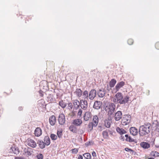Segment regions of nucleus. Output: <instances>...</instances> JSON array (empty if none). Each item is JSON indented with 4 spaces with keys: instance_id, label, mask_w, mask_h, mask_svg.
I'll return each instance as SVG.
<instances>
[{
    "instance_id": "34",
    "label": "nucleus",
    "mask_w": 159,
    "mask_h": 159,
    "mask_svg": "<svg viewBox=\"0 0 159 159\" xmlns=\"http://www.w3.org/2000/svg\"><path fill=\"white\" fill-rule=\"evenodd\" d=\"M125 151H126L129 152L130 153V154H131L135 155V152H134V151L131 149L129 148H125Z\"/></svg>"
},
{
    "instance_id": "9",
    "label": "nucleus",
    "mask_w": 159,
    "mask_h": 159,
    "mask_svg": "<svg viewBox=\"0 0 159 159\" xmlns=\"http://www.w3.org/2000/svg\"><path fill=\"white\" fill-rule=\"evenodd\" d=\"M80 107L83 110H85L88 107V103L87 101L85 100H80Z\"/></svg>"
},
{
    "instance_id": "7",
    "label": "nucleus",
    "mask_w": 159,
    "mask_h": 159,
    "mask_svg": "<svg viewBox=\"0 0 159 159\" xmlns=\"http://www.w3.org/2000/svg\"><path fill=\"white\" fill-rule=\"evenodd\" d=\"M26 143L29 146L32 148H35L37 146L35 142L33 140L31 139H27Z\"/></svg>"
},
{
    "instance_id": "31",
    "label": "nucleus",
    "mask_w": 159,
    "mask_h": 159,
    "mask_svg": "<svg viewBox=\"0 0 159 159\" xmlns=\"http://www.w3.org/2000/svg\"><path fill=\"white\" fill-rule=\"evenodd\" d=\"M150 156L154 157H158L159 156V153L156 151H152L151 152Z\"/></svg>"
},
{
    "instance_id": "33",
    "label": "nucleus",
    "mask_w": 159,
    "mask_h": 159,
    "mask_svg": "<svg viewBox=\"0 0 159 159\" xmlns=\"http://www.w3.org/2000/svg\"><path fill=\"white\" fill-rule=\"evenodd\" d=\"M57 134L59 138H61L62 135V129H60L57 130Z\"/></svg>"
},
{
    "instance_id": "21",
    "label": "nucleus",
    "mask_w": 159,
    "mask_h": 159,
    "mask_svg": "<svg viewBox=\"0 0 159 159\" xmlns=\"http://www.w3.org/2000/svg\"><path fill=\"white\" fill-rule=\"evenodd\" d=\"M44 141L45 144L47 146H48L50 143V140L48 136H46L44 137Z\"/></svg>"
},
{
    "instance_id": "12",
    "label": "nucleus",
    "mask_w": 159,
    "mask_h": 159,
    "mask_svg": "<svg viewBox=\"0 0 159 159\" xmlns=\"http://www.w3.org/2000/svg\"><path fill=\"white\" fill-rule=\"evenodd\" d=\"M102 105V103L99 101H96L93 105V107L94 108L96 109H99Z\"/></svg>"
},
{
    "instance_id": "27",
    "label": "nucleus",
    "mask_w": 159,
    "mask_h": 159,
    "mask_svg": "<svg viewBox=\"0 0 159 159\" xmlns=\"http://www.w3.org/2000/svg\"><path fill=\"white\" fill-rule=\"evenodd\" d=\"M12 151L15 154H18L19 153V150L17 147H12L11 148Z\"/></svg>"
},
{
    "instance_id": "11",
    "label": "nucleus",
    "mask_w": 159,
    "mask_h": 159,
    "mask_svg": "<svg viewBox=\"0 0 159 159\" xmlns=\"http://www.w3.org/2000/svg\"><path fill=\"white\" fill-rule=\"evenodd\" d=\"M130 133L133 136L136 135L138 133L137 129L134 127H131L129 129Z\"/></svg>"
},
{
    "instance_id": "26",
    "label": "nucleus",
    "mask_w": 159,
    "mask_h": 159,
    "mask_svg": "<svg viewBox=\"0 0 159 159\" xmlns=\"http://www.w3.org/2000/svg\"><path fill=\"white\" fill-rule=\"evenodd\" d=\"M69 130L73 133H76L77 132V128L74 125H71L69 127Z\"/></svg>"
},
{
    "instance_id": "41",
    "label": "nucleus",
    "mask_w": 159,
    "mask_h": 159,
    "mask_svg": "<svg viewBox=\"0 0 159 159\" xmlns=\"http://www.w3.org/2000/svg\"><path fill=\"white\" fill-rule=\"evenodd\" d=\"M72 153H75V154H76L78 151V149L76 148H74L72 149Z\"/></svg>"
},
{
    "instance_id": "32",
    "label": "nucleus",
    "mask_w": 159,
    "mask_h": 159,
    "mask_svg": "<svg viewBox=\"0 0 159 159\" xmlns=\"http://www.w3.org/2000/svg\"><path fill=\"white\" fill-rule=\"evenodd\" d=\"M110 120H106L104 121V125L107 128H109L110 126Z\"/></svg>"
},
{
    "instance_id": "17",
    "label": "nucleus",
    "mask_w": 159,
    "mask_h": 159,
    "mask_svg": "<svg viewBox=\"0 0 159 159\" xmlns=\"http://www.w3.org/2000/svg\"><path fill=\"white\" fill-rule=\"evenodd\" d=\"M72 123L77 126H79L82 123V121L80 119H76L73 120Z\"/></svg>"
},
{
    "instance_id": "22",
    "label": "nucleus",
    "mask_w": 159,
    "mask_h": 159,
    "mask_svg": "<svg viewBox=\"0 0 159 159\" xmlns=\"http://www.w3.org/2000/svg\"><path fill=\"white\" fill-rule=\"evenodd\" d=\"M38 143L39 144L40 148L41 149L44 148L45 147V145H46L44 142L42 140H39L38 142Z\"/></svg>"
},
{
    "instance_id": "19",
    "label": "nucleus",
    "mask_w": 159,
    "mask_h": 159,
    "mask_svg": "<svg viewBox=\"0 0 159 159\" xmlns=\"http://www.w3.org/2000/svg\"><path fill=\"white\" fill-rule=\"evenodd\" d=\"M98 121V116L97 115L94 116L93 118V123L94 124L93 125H94V127H95L97 125Z\"/></svg>"
},
{
    "instance_id": "39",
    "label": "nucleus",
    "mask_w": 159,
    "mask_h": 159,
    "mask_svg": "<svg viewBox=\"0 0 159 159\" xmlns=\"http://www.w3.org/2000/svg\"><path fill=\"white\" fill-rule=\"evenodd\" d=\"M126 140L129 142H132L134 141V139H132L130 136H129L128 138H126Z\"/></svg>"
},
{
    "instance_id": "20",
    "label": "nucleus",
    "mask_w": 159,
    "mask_h": 159,
    "mask_svg": "<svg viewBox=\"0 0 159 159\" xmlns=\"http://www.w3.org/2000/svg\"><path fill=\"white\" fill-rule=\"evenodd\" d=\"M77 97L79 98L82 95V91L80 89H77L74 92Z\"/></svg>"
},
{
    "instance_id": "4",
    "label": "nucleus",
    "mask_w": 159,
    "mask_h": 159,
    "mask_svg": "<svg viewBox=\"0 0 159 159\" xmlns=\"http://www.w3.org/2000/svg\"><path fill=\"white\" fill-rule=\"evenodd\" d=\"M116 107V105L113 103H109L108 106H106V107L108 109L107 113L108 115L111 116L113 114L115 111Z\"/></svg>"
},
{
    "instance_id": "38",
    "label": "nucleus",
    "mask_w": 159,
    "mask_h": 159,
    "mask_svg": "<svg viewBox=\"0 0 159 159\" xmlns=\"http://www.w3.org/2000/svg\"><path fill=\"white\" fill-rule=\"evenodd\" d=\"M50 137L51 139L52 140H56L57 139V136L54 134H51L50 135Z\"/></svg>"
},
{
    "instance_id": "51",
    "label": "nucleus",
    "mask_w": 159,
    "mask_h": 159,
    "mask_svg": "<svg viewBox=\"0 0 159 159\" xmlns=\"http://www.w3.org/2000/svg\"><path fill=\"white\" fill-rule=\"evenodd\" d=\"M148 159H154V158L152 157H150Z\"/></svg>"
},
{
    "instance_id": "47",
    "label": "nucleus",
    "mask_w": 159,
    "mask_h": 159,
    "mask_svg": "<svg viewBox=\"0 0 159 159\" xmlns=\"http://www.w3.org/2000/svg\"><path fill=\"white\" fill-rule=\"evenodd\" d=\"M78 159H83V157L81 155H80L78 157Z\"/></svg>"
},
{
    "instance_id": "42",
    "label": "nucleus",
    "mask_w": 159,
    "mask_h": 159,
    "mask_svg": "<svg viewBox=\"0 0 159 159\" xmlns=\"http://www.w3.org/2000/svg\"><path fill=\"white\" fill-rule=\"evenodd\" d=\"M37 157L38 159H43V156L42 154H38Z\"/></svg>"
},
{
    "instance_id": "28",
    "label": "nucleus",
    "mask_w": 159,
    "mask_h": 159,
    "mask_svg": "<svg viewBox=\"0 0 159 159\" xmlns=\"http://www.w3.org/2000/svg\"><path fill=\"white\" fill-rule=\"evenodd\" d=\"M25 152L26 154L28 156L31 155L33 152V151H31V148L25 149Z\"/></svg>"
},
{
    "instance_id": "35",
    "label": "nucleus",
    "mask_w": 159,
    "mask_h": 159,
    "mask_svg": "<svg viewBox=\"0 0 159 159\" xmlns=\"http://www.w3.org/2000/svg\"><path fill=\"white\" fill-rule=\"evenodd\" d=\"M83 156L87 159H90L91 158V156L89 153H85L83 155Z\"/></svg>"
},
{
    "instance_id": "15",
    "label": "nucleus",
    "mask_w": 159,
    "mask_h": 159,
    "mask_svg": "<svg viewBox=\"0 0 159 159\" xmlns=\"http://www.w3.org/2000/svg\"><path fill=\"white\" fill-rule=\"evenodd\" d=\"M106 93L105 90L104 89H100L98 92V95L100 98L103 97Z\"/></svg>"
},
{
    "instance_id": "10",
    "label": "nucleus",
    "mask_w": 159,
    "mask_h": 159,
    "mask_svg": "<svg viewBox=\"0 0 159 159\" xmlns=\"http://www.w3.org/2000/svg\"><path fill=\"white\" fill-rule=\"evenodd\" d=\"M56 118L55 116L52 115L50 116L49 118V123L52 126L54 125L56 122Z\"/></svg>"
},
{
    "instance_id": "14",
    "label": "nucleus",
    "mask_w": 159,
    "mask_h": 159,
    "mask_svg": "<svg viewBox=\"0 0 159 159\" xmlns=\"http://www.w3.org/2000/svg\"><path fill=\"white\" fill-rule=\"evenodd\" d=\"M42 134V131L40 128H37L34 131V134L35 136L38 137L40 136Z\"/></svg>"
},
{
    "instance_id": "40",
    "label": "nucleus",
    "mask_w": 159,
    "mask_h": 159,
    "mask_svg": "<svg viewBox=\"0 0 159 159\" xmlns=\"http://www.w3.org/2000/svg\"><path fill=\"white\" fill-rule=\"evenodd\" d=\"M82 112V111L81 109L79 110V111L77 113V116L78 117H80L81 116Z\"/></svg>"
},
{
    "instance_id": "25",
    "label": "nucleus",
    "mask_w": 159,
    "mask_h": 159,
    "mask_svg": "<svg viewBox=\"0 0 159 159\" xmlns=\"http://www.w3.org/2000/svg\"><path fill=\"white\" fill-rule=\"evenodd\" d=\"M89 93L87 91H84L82 95L83 98L88 100L89 98Z\"/></svg>"
},
{
    "instance_id": "44",
    "label": "nucleus",
    "mask_w": 159,
    "mask_h": 159,
    "mask_svg": "<svg viewBox=\"0 0 159 159\" xmlns=\"http://www.w3.org/2000/svg\"><path fill=\"white\" fill-rule=\"evenodd\" d=\"M68 106L71 109H72L73 108V105L72 103L71 102H69L68 103Z\"/></svg>"
},
{
    "instance_id": "45",
    "label": "nucleus",
    "mask_w": 159,
    "mask_h": 159,
    "mask_svg": "<svg viewBox=\"0 0 159 159\" xmlns=\"http://www.w3.org/2000/svg\"><path fill=\"white\" fill-rule=\"evenodd\" d=\"M155 47L157 49H159V42H157L155 44Z\"/></svg>"
},
{
    "instance_id": "1",
    "label": "nucleus",
    "mask_w": 159,
    "mask_h": 159,
    "mask_svg": "<svg viewBox=\"0 0 159 159\" xmlns=\"http://www.w3.org/2000/svg\"><path fill=\"white\" fill-rule=\"evenodd\" d=\"M129 98V97L128 96L124 98L122 93L118 92L114 96L113 98V102L116 104H125L128 102Z\"/></svg>"
},
{
    "instance_id": "49",
    "label": "nucleus",
    "mask_w": 159,
    "mask_h": 159,
    "mask_svg": "<svg viewBox=\"0 0 159 159\" xmlns=\"http://www.w3.org/2000/svg\"><path fill=\"white\" fill-rule=\"evenodd\" d=\"M125 137L126 138H128V137H129V136H128V134H125Z\"/></svg>"
},
{
    "instance_id": "3",
    "label": "nucleus",
    "mask_w": 159,
    "mask_h": 159,
    "mask_svg": "<svg viewBox=\"0 0 159 159\" xmlns=\"http://www.w3.org/2000/svg\"><path fill=\"white\" fill-rule=\"evenodd\" d=\"M131 116L129 115H124L121 120V124L124 125H126L129 124L130 122Z\"/></svg>"
},
{
    "instance_id": "8",
    "label": "nucleus",
    "mask_w": 159,
    "mask_h": 159,
    "mask_svg": "<svg viewBox=\"0 0 159 159\" xmlns=\"http://www.w3.org/2000/svg\"><path fill=\"white\" fill-rule=\"evenodd\" d=\"M122 112L119 111L116 112L115 114L114 119L116 121H118L122 118Z\"/></svg>"
},
{
    "instance_id": "43",
    "label": "nucleus",
    "mask_w": 159,
    "mask_h": 159,
    "mask_svg": "<svg viewBox=\"0 0 159 159\" xmlns=\"http://www.w3.org/2000/svg\"><path fill=\"white\" fill-rule=\"evenodd\" d=\"M133 42V41L132 39H129L128 41V43L129 45H131L132 44Z\"/></svg>"
},
{
    "instance_id": "48",
    "label": "nucleus",
    "mask_w": 159,
    "mask_h": 159,
    "mask_svg": "<svg viewBox=\"0 0 159 159\" xmlns=\"http://www.w3.org/2000/svg\"><path fill=\"white\" fill-rule=\"evenodd\" d=\"M18 109L20 111H21L23 109V108L22 107H19Z\"/></svg>"
},
{
    "instance_id": "18",
    "label": "nucleus",
    "mask_w": 159,
    "mask_h": 159,
    "mask_svg": "<svg viewBox=\"0 0 159 159\" xmlns=\"http://www.w3.org/2000/svg\"><path fill=\"white\" fill-rule=\"evenodd\" d=\"M140 145L144 149H148L150 147V144L146 142H142Z\"/></svg>"
},
{
    "instance_id": "5",
    "label": "nucleus",
    "mask_w": 159,
    "mask_h": 159,
    "mask_svg": "<svg viewBox=\"0 0 159 159\" xmlns=\"http://www.w3.org/2000/svg\"><path fill=\"white\" fill-rule=\"evenodd\" d=\"M58 121L59 123L61 125H63L66 121L65 117L63 114H60L58 116Z\"/></svg>"
},
{
    "instance_id": "24",
    "label": "nucleus",
    "mask_w": 159,
    "mask_h": 159,
    "mask_svg": "<svg viewBox=\"0 0 159 159\" xmlns=\"http://www.w3.org/2000/svg\"><path fill=\"white\" fill-rule=\"evenodd\" d=\"M125 84V83L123 81H121L118 83L116 86V89L117 90H118L120 88L123 86Z\"/></svg>"
},
{
    "instance_id": "46",
    "label": "nucleus",
    "mask_w": 159,
    "mask_h": 159,
    "mask_svg": "<svg viewBox=\"0 0 159 159\" xmlns=\"http://www.w3.org/2000/svg\"><path fill=\"white\" fill-rule=\"evenodd\" d=\"M92 155L93 157H95L96 156V152L94 151H93L92 152Z\"/></svg>"
},
{
    "instance_id": "13",
    "label": "nucleus",
    "mask_w": 159,
    "mask_h": 159,
    "mask_svg": "<svg viewBox=\"0 0 159 159\" xmlns=\"http://www.w3.org/2000/svg\"><path fill=\"white\" fill-rule=\"evenodd\" d=\"M91 117V113L89 112H86L84 116V119L85 121H88Z\"/></svg>"
},
{
    "instance_id": "23",
    "label": "nucleus",
    "mask_w": 159,
    "mask_h": 159,
    "mask_svg": "<svg viewBox=\"0 0 159 159\" xmlns=\"http://www.w3.org/2000/svg\"><path fill=\"white\" fill-rule=\"evenodd\" d=\"M116 131L119 133L120 135L125 134L126 132L125 130L122 128H120L119 127H117L116 129Z\"/></svg>"
},
{
    "instance_id": "50",
    "label": "nucleus",
    "mask_w": 159,
    "mask_h": 159,
    "mask_svg": "<svg viewBox=\"0 0 159 159\" xmlns=\"http://www.w3.org/2000/svg\"><path fill=\"white\" fill-rule=\"evenodd\" d=\"M158 127H159V126H158ZM157 131L158 132H159V129H158L157 128Z\"/></svg>"
},
{
    "instance_id": "29",
    "label": "nucleus",
    "mask_w": 159,
    "mask_h": 159,
    "mask_svg": "<svg viewBox=\"0 0 159 159\" xmlns=\"http://www.w3.org/2000/svg\"><path fill=\"white\" fill-rule=\"evenodd\" d=\"M59 105L62 108L66 107V103H65L63 100H61L59 102Z\"/></svg>"
},
{
    "instance_id": "36",
    "label": "nucleus",
    "mask_w": 159,
    "mask_h": 159,
    "mask_svg": "<svg viewBox=\"0 0 159 159\" xmlns=\"http://www.w3.org/2000/svg\"><path fill=\"white\" fill-rule=\"evenodd\" d=\"M93 125L94 124L92 122H90L89 123L88 125V128L90 131L93 129V127H94Z\"/></svg>"
},
{
    "instance_id": "6",
    "label": "nucleus",
    "mask_w": 159,
    "mask_h": 159,
    "mask_svg": "<svg viewBox=\"0 0 159 159\" xmlns=\"http://www.w3.org/2000/svg\"><path fill=\"white\" fill-rule=\"evenodd\" d=\"M97 94L96 90L94 89H92L89 93V99L93 100L95 98Z\"/></svg>"
},
{
    "instance_id": "2",
    "label": "nucleus",
    "mask_w": 159,
    "mask_h": 159,
    "mask_svg": "<svg viewBox=\"0 0 159 159\" xmlns=\"http://www.w3.org/2000/svg\"><path fill=\"white\" fill-rule=\"evenodd\" d=\"M151 129V124L148 123L139 127V133L140 136H143L149 134Z\"/></svg>"
},
{
    "instance_id": "16",
    "label": "nucleus",
    "mask_w": 159,
    "mask_h": 159,
    "mask_svg": "<svg viewBox=\"0 0 159 159\" xmlns=\"http://www.w3.org/2000/svg\"><path fill=\"white\" fill-rule=\"evenodd\" d=\"M73 103L75 109L77 110L79 107L80 103L78 100L76 99L74 100L73 101Z\"/></svg>"
},
{
    "instance_id": "37",
    "label": "nucleus",
    "mask_w": 159,
    "mask_h": 159,
    "mask_svg": "<svg viewBox=\"0 0 159 159\" xmlns=\"http://www.w3.org/2000/svg\"><path fill=\"white\" fill-rule=\"evenodd\" d=\"M102 135L105 139H107L108 136V133L107 131H103L102 132Z\"/></svg>"
},
{
    "instance_id": "30",
    "label": "nucleus",
    "mask_w": 159,
    "mask_h": 159,
    "mask_svg": "<svg viewBox=\"0 0 159 159\" xmlns=\"http://www.w3.org/2000/svg\"><path fill=\"white\" fill-rule=\"evenodd\" d=\"M116 80L114 79H112L109 82V86L111 88H112L114 87L115 84L116 83Z\"/></svg>"
},
{
    "instance_id": "52",
    "label": "nucleus",
    "mask_w": 159,
    "mask_h": 159,
    "mask_svg": "<svg viewBox=\"0 0 159 159\" xmlns=\"http://www.w3.org/2000/svg\"><path fill=\"white\" fill-rule=\"evenodd\" d=\"M17 159H19L18 158Z\"/></svg>"
}]
</instances>
